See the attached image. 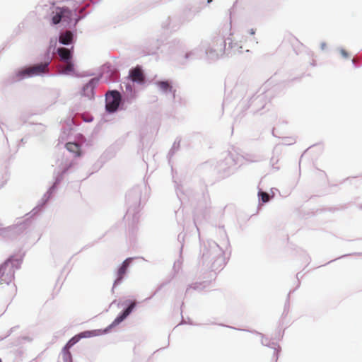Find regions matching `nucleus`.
<instances>
[{"label":"nucleus","mask_w":362,"mask_h":362,"mask_svg":"<svg viewBox=\"0 0 362 362\" xmlns=\"http://www.w3.org/2000/svg\"><path fill=\"white\" fill-rule=\"evenodd\" d=\"M183 305H184V302H182L181 308H180L181 315H182V308ZM185 324L190 325H197V324H194L193 322V321L189 317H187V320L186 321L184 319L183 316H182V320H181V322H180V325H185Z\"/></svg>","instance_id":"c756f323"},{"label":"nucleus","mask_w":362,"mask_h":362,"mask_svg":"<svg viewBox=\"0 0 362 362\" xmlns=\"http://www.w3.org/2000/svg\"><path fill=\"white\" fill-rule=\"evenodd\" d=\"M57 53L61 59L64 62H69L71 58V53L69 49L65 47H59L57 49Z\"/></svg>","instance_id":"a211bd4d"},{"label":"nucleus","mask_w":362,"mask_h":362,"mask_svg":"<svg viewBox=\"0 0 362 362\" xmlns=\"http://www.w3.org/2000/svg\"><path fill=\"white\" fill-rule=\"evenodd\" d=\"M300 161H301V159H299V162H298L299 168L300 167Z\"/></svg>","instance_id":"de8ad7c7"},{"label":"nucleus","mask_w":362,"mask_h":362,"mask_svg":"<svg viewBox=\"0 0 362 362\" xmlns=\"http://www.w3.org/2000/svg\"><path fill=\"white\" fill-rule=\"evenodd\" d=\"M283 323L282 321H280L279 322V327L281 326V324ZM278 330L276 331V334H275V337H274V339L277 340V341H280L283 338V336H284V330H283L281 332V329H280V327H278Z\"/></svg>","instance_id":"2f4dec72"},{"label":"nucleus","mask_w":362,"mask_h":362,"mask_svg":"<svg viewBox=\"0 0 362 362\" xmlns=\"http://www.w3.org/2000/svg\"><path fill=\"white\" fill-rule=\"evenodd\" d=\"M1 226L2 225L0 223V226ZM0 235H1L4 238H6V237H7L6 227H5V228L0 227Z\"/></svg>","instance_id":"72a5a7b5"},{"label":"nucleus","mask_w":362,"mask_h":362,"mask_svg":"<svg viewBox=\"0 0 362 362\" xmlns=\"http://www.w3.org/2000/svg\"><path fill=\"white\" fill-rule=\"evenodd\" d=\"M219 326H221V327H228V328H230V329H236V330H239V331H243V332H250V333H252V334H257V335H259L262 338L261 339V344L263 345V346H267L269 348H271L272 349H274V354H273V357L275 358V362H277L278 361V358L280 356V353L281 351V347L280 346V345L276 342V341H272L270 339H269L267 337H266L264 336V334L257 331V330H255V329H240V328H236L235 327H233V326H230V325H226L225 324H223V323H220V324H218Z\"/></svg>","instance_id":"0eeeda50"},{"label":"nucleus","mask_w":362,"mask_h":362,"mask_svg":"<svg viewBox=\"0 0 362 362\" xmlns=\"http://www.w3.org/2000/svg\"><path fill=\"white\" fill-rule=\"evenodd\" d=\"M168 165L170 166V168H171L173 181L175 183V192H176L177 197L180 199V202H182V196H183L185 194L180 189L182 185L178 183V182L176 180V177H175V175L177 174V171L175 169V168L174 167V165H175L174 160L169 159V160H168Z\"/></svg>","instance_id":"4468645a"},{"label":"nucleus","mask_w":362,"mask_h":362,"mask_svg":"<svg viewBox=\"0 0 362 362\" xmlns=\"http://www.w3.org/2000/svg\"><path fill=\"white\" fill-rule=\"evenodd\" d=\"M141 188L139 185L133 187L126 194V203L128 205L124 216H132V222L137 223L139 218Z\"/></svg>","instance_id":"20e7f679"},{"label":"nucleus","mask_w":362,"mask_h":362,"mask_svg":"<svg viewBox=\"0 0 362 362\" xmlns=\"http://www.w3.org/2000/svg\"><path fill=\"white\" fill-rule=\"evenodd\" d=\"M139 302L135 300L127 299L122 303V310L118 313L114 320L110 324L112 329L119 325H120L122 322H124L126 319L130 316L132 313H133L137 308Z\"/></svg>","instance_id":"423d86ee"},{"label":"nucleus","mask_w":362,"mask_h":362,"mask_svg":"<svg viewBox=\"0 0 362 362\" xmlns=\"http://www.w3.org/2000/svg\"><path fill=\"white\" fill-rule=\"evenodd\" d=\"M76 160H62V162L59 165L58 170H54V182L44 194L37 206L32 209L33 215H39L43 211L49 200L52 199L58 190L59 186L63 180L64 175L69 173L76 165Z\"/></svg>","instance_id":"f03ea898"},{"label":"nucleus","mask_w":362,"mask_h":362,"mask_svg":"<svg viewBox=\"0 0 362 362\" xmlns=\"http://www.w3.org/2000/svg\"><path fill=\"white\" fill-rule=\"evenodd\" d=\"M226 47V42L223 39L220 38L216 40H213L209 48L206 49V54H215L216 57L221 55L224 52Z\"/></svg>","instance_id":"f8f14e48"},{"label":"nucleus","mask_w":362,"mask_h":362,"mask_svg":"<svg viewBox=\"0 0 362 362\" xmlns=\"http://www.w3.org/2000/svg\"><path fill=\"white\" fill-rule=\"evenodd\" d=\"M276 191H277V192H278V191H279V190H278V189H276V188H272V189H271V196H270V199H272L274 197V196H275V192H276Z\"/></svg>","instance_id":"ea45409f"},{"label":"nucleus","mask_w":362,"mask_h":362,"mask_svg":"<svg viewBox=\"0 0 362 362\" xmlns=\"http://www.w3.org/2000/svg\"><path fill=\"white\" fill-rule=\"evenodd\" d=\"M329 185L330 187H332V186H337V185H330V184H329Z\"/></svg>","instance_id":"09e8293b"},{"label":"nucleus","mask_w":362,"mask_h":362,"mask_svg":"<svg viewBox=\"0 0 362 362\" xmlns=\"http://www.w3.org/2000/svg\"><path fill=\"white\" fill-rule=\"evenodd\" d=\"M240 160H216L215 169L220 177L224 178L233 174L243 163Z\"/></svg>","instance_id":"6e6552de"},{"label":"nucleus","mask_w":362,"mask_h":362,"mask_svg":"<svg viewBox=\"0 0 362 362\" xmlns=\"http://www.w3.org/2000/svg\"><path fill=\"white\" fill-rule=\"evenodd\" d=\"M88 247V245L83 246V247H82V249L80 250V252L86 249Z\"/></svg>","instance_id":"37998d69"},{"label":"nucleus","mask_w":362,"mask_h":362,"mask_svg":"<svg viewBox=\"0 0 362 362\" xmlns=\"http://www.w3.org/2000/svg\"><path fill=\"white\" fill-rule=\"evenodd\" d=\"M349 177H346V179L344 180H343V181H341L340 183L341 184V183H343L344 181H346V180H349Z\"/></svg>","instance_id":"a18cd8bd"},{"label":"nucleus","mask_w":362,"mask_h":362,"mask_svg":"<svg viewBox=\"0 0 362 362\" xmlns=\"http://www.w3.org/2000/svg\"><path fill=\"white\" fill-rule=\"evenodd\" d=\"M6 338V337H0V341H2Z\"/></svg>","instance_id":"c03bdc74"},{"label":"nucleus","mask_w":362,"mask_h":362,"mask_svg":"<svg viewBox=\"0 0 362 362\" xmlns=\"http://www.w3.org/2000/svg\"><path fill=\"white\" fill-rule=\"evenodd\" d=\"M257 196H258L259 206L261 204H267L271 200L270 195L267 192L263 191L261 189H259Z\"/></svg>","instance_id":"4be33fe9"},{"label":"nucleus","mask_w":362,"mask_h":362,"mask_svg":"<svg viewBox=\"0 0 362 362\" xmlns=\"http://www.w3.org/2000/svg\"><path fill=\"white\" fill-rule=\"evenodd\" d=\"M248 160L250 161V162H254V161H257V160L251 159V160Z\"/></svg>","instance_id":"49530a36"},{"label":"nucleus","mask_w":362,"mask_h":362,"mask_svg":"<svg viewBox=\"0 0 362 362\" xmlns=\"http://www.w3.org/2000/svg\"><path fill=\"white\" fill-rule=\"evenodd\" d=\"M362 255V253H361V252H354V253L346 254V255H341V256H340L339 257H337V258H335V259H334L332 260L329 261L327 263L325 264L324 265H326V264H329V263H331V262H332L334 261H336L338 259L344 258L345 257H348V256H350V255Z\"/></svg>","instance_id":"473e14b6"},{"label":"nucleus","mask_w":362,"mask_h":362,"mask_svg":"<svg viewBox=\"0 0 362 362\" xmlns=\"http://www.w3.org/2000/svg\"><path fill=\"white\" fill-rule=\"evenodd\" d=\"M204 283H205V281L195 282V283L189 284L187 287V289L185 291V295H187L189 293V291L191 288H192L194 291H202L204 289V288L205 287L204 286H203V284Z\"/></svg>","instance_id":"a878e982"},{"label":"nucleus","mask_w":362,"mask_h":362,"mask_svg":"<svg viewBox=\"0 0 362 362\" xmlns=\"http://www.w3.org/2000/svg\"><path fill=\"white\" fill-rule=\"evenodd\" d=\"M129 78L133 82L138 83H143L145 81V76L139 66H137L130 70Z\"/></svg>","instance_id":"2eb2a0df"},{"label":"nucleus","mask_w":362,"mask_h":362,"mask_svg":"<svg viewBox=\"0 0 362 362\" xmlns=\"http://www.w3.org/2000/svg\"><path fill=\"white\" fill-rule=\"evenodd\" d=\"M319 173H320L319 176L321 178H325V179L327 178V174L325 173V171L319 170Z\"/></svg>","instance_id":"58836bf2"},{"label":"nucleus","mask_w":362,"mask_h":362,"mask_svg":"<svg viewBox=\"0 0 362 362\" xmlns=\"http://www.w3.org/2000/svg\"><path fill=\"white\" fill-rule=\"evenodd\" d=\"M38 215H33L32 210L26 214L23 220L18 221L16 224L6 227L7 238L14 240L23 234L31 225L32 220Z\"/></svg>","instance_id":"39448f33"},{"label":"nucleus","mask_w":362,"mask_h":362,"mask_svg":"<svg viewBox=\"0 0 362 362\" xmlns=\"http://www.w3.org/2000/svg\"><path fill=\"white\" fill-rule=\"evenodd\" d=\"M28 341V342H30L33 341V339L28 336H22V337H19L17 339H16V341L15 342V345L16 346H18V345H21L23 341Z\"/></svg>","instance_id":"7c9ffc66"},{"label":"nucleus","mask_w":362,"mask_h":362,"mask_svg":"<svg viewBox=\"0 0 362 362\" xmlns=\"http://www.w3.org/2000/svg\"><path fill=\"white\" fill-rule=\"evenodd\" d=\"M134 259L135 257H127L118 265L115 272L116 277L113 283L112 292H114L115 288L120 285L125 279Z\"/></svg>","instance_id":"1a4fd4ad"},{"label":"nucleus","mask_w":362,"mask_h":362,"mask_svg":"<svg viewBox=\"0 0 362 362\" xmlns=\"http://www.w3.org/2000/svg\"><path fill=\"white\" fill-rule=\"evenodd\" d=\"M66 64L62 67V74H71L74 73V64L72 62H65Z\"/></svg>","instance_id":"393cba45"},{"label":"nucleus","mask_w":362,"mask_h":362,"mask_svg":"<svg viewBox=\"0 0 362 362\" xmlns=\"http://www.w3.org/2000/svg\"><path fill=\"white\" fill-rule=\"evenodd\" d=\"M142 160L144 162L145 165H146L147 170H148V169L149 163L146 162L145 160Z\"/></svg>","instance_id":"79ce46f5"},{"label":"nucleus","mask_w":362,"mask_h":362,"mask_svg":"<svg viewBox=\"0 0 362 362\" xmlns=\"http://www.w3.org/2000/svg\"><path fill=\"white\" fill-rule=\"evenodd\" d=\"M212 0H208V3H211Z\"/></svg>","instance_id":"5fc2aeb1"},{"label":"nucleus","mask_w":362,"mask_h":362,"mask_svg":"<svg viewBox=\"0 0 362 362\" xmlns=\"http://www.w3.org/2000/svg\"><path fill=\"white\" fill-rule=\"evenodd\" d=\"M49 63V62L41 63L18 71L16 75V80H21L25 77L33 76L35 75H39L42 73H46L48 71L47 66Z\"/></svg>","instance_id":"9d476101"},{"label":"nucleus","mask_w":362,"mask_h":362,"mask_svg":"<svg viewBox=\"0 0 362 362\" xmlns=\"http://www.w3.org/2000/svg\"><path fill=\"white\" fill-rule=\"evenodd\" d=\"M73 40V34L71 31L67 30L64 33H62L59 36V41L63 45H69L71 43Z\"/></svg>","instance_id":"6ab92c4d"},{"label":"nucleus","mask_w":362,"mask_h":362,"mask_svg":"<svg viewBox=\"0 0 362 362\" xmlns=\"http://www.w3.org/2000/svg\"><path fill=\"white\" fill-rule=\"evenodd\" d=\"M62 354L64 362H74L73 356L70 351L62 349Z\"/></svg>","instance_id":"c85d7f7f"},{"label":"nucleus","mask_w":362,"mask_h":362,"mask_svg":"<svg viewBox=\"0 0 362 362\" xmlns=\"http://www.w3.org/2000/svg\"><path fill=\"white\" fill-rule=\"evenodd\" d=\"M19 327V326L16 325V326H14L13 327H11L7 332L6 335L5 337H9L13 332H15L18 328Z\"/></svg>","instance_id":"e433bc0d"},{"label":"nucleus","mask_w":362,"mask_h":362,"mask_svg":"<svg viewBox=\"0 0 362 362\" xmlns=\"http://www.w3.org/2000/svg\"><path fill=\"white\" fill-rule=\"evenodd\" d=\"M104 163H105L103 161V160H97L93 164H92V166L89 169L86 178L98 172L103 166Z\"/></svg>","instance_id":"5701e85b"},{"label":"nucleus","mask_w":362,"mask_h":362,"mask_svg":"<svg viewBox=\"0 0 362 362\" xmlns=\"http://www.w3.org/2000/svg\"><path fill=\"white\" fill-rule=\"evenodd\" d=\"M185 233H180L177 235V240L180 243V244H183L184 245V241H185Z\"/></svg>","instance_id":"f704fd0d"},{"label":"nucleus","mask_w":362,"mask_h":362,"mask_svg":"<svg viewBox=\"0 0 362 362\" xmlns=\"http://www.w3.org/2000/svg\"><path fill=\"white\" fill-rule=\"evenodd\" d=\"M279 160H276L275 162H272L271 163V165H272V169L275 170H278L279 169V166H276V164H277Z\"/></svg>","instance_id":"4c0bfd02"},{"label":"nucleus","mask_w":362,"mask_h":362,"mask_svg":"<svg viewBox=\"0 0 362 362\" xmlns=\"http://www.w3.org/2000/svg\"><path fill=\"white\" fill-rule=\"evenodd\" d=\"M156 85L164 92L172 90V86L170 85L168 81H158Z\"/></svg>","instance_id":"cd10ccee"},{"label":"nucleus","mask_w":362,"mask_h":362,"mask_svg":"<svg viewBox=\"0 0 362 362\" xmlns=\"http://www.w3.org/2000/svg\"><path fill=\"white\" fill-rule=\"evenodd\" d=\"M2 187H3V185H0V189H1Z\"/></svg>","instance_id":"6e6d98bb"},{"label":"nucleus","mask_w":362,"mask_h":362,"mask_svg":"<svg viewBox=\"0 0 362 362\" xmlns=\"http://www.w3.org/2000/svg\"><path fill=\"white\" fill-rule=\"evenodd\" d=\"M182 251H183V244L180 245V252H179V258L175 261L173 267V272L170 274V276H171V279H173L175 276L178 274L180 270L182 269V263H183V257H182Z\"/></svg>","instance_id":"dca6fc26"},{"label":"nucleus","mask_w":362,"mask_h":362,"mask_svg":"<svg viewBox=\"0 0 362 362\" xmlns=\"http://www.w3.org/2000/svg\"><path fill=\"white\" fill-rule=\"evenodd\" d=\"M65 13L70 14V11L68 8H59V11L52 18L53 24H58L61 21L65 20Z\"/></svg>","instance_id":"f3484780"},{"label":"nucleus","mask_w":362,"mask_h":362,"mask_svg":"<svg viewBox=\"0 0 362 362\" xmlns=\"http://www.w3.org/2000/svg\"><path fill=\"white\" fill-rule=\"evenodd\" d=\"M23 255L17 257L15 255L8 257L0 264V284L8 285L15 279L16 270L21 268Z\"/></svg>","instance_id":"7ed1b4c3"},{"label":"nucleus","mask_w":362,"mask_h":362,"mask_svg":"<svg viewBox=\"0 0 362 362\" xmlns=\"http://www.w3.org/2000/svg\"><path fill=\"white\" fill-rule=\"evenodd\" d=\"M303 276V274H301V272H298V273L296 274V279H297V280H298V284H297V286H296V288H295V291H296L298 288H299V286H300V278H302Z\"/></svg>","instance_id":"c9c22d12"},{"label":"nucleus","mask_w":362,"mask_h":362,"mask_svg":"<svg viewBox=\"0 0 362 362\" xmlns=\"http://www.w3.org/2000/svg\"><path fill=\"white\" fill-rule=\"evenodd\" d=\"M173 279H171V276H169V279L161 283L160 285H158L156 290L148 298H146L144 301H148L151 300L154 296L156 295V293L160 291L164 286L168 285Z\"/></svg>","instance_id":"bb28decb"},{"label":"nucleus","mask_w":362,"mask_h":362,"mask_svg":"<svg viewBox=\"0 0 362 362\" xmlns=\"http://www.w3.org/2000/svg\"><path fill=\"white\" fill-rule=\"evenodd\" d=\"M121 101L120 93L117 90H112L106 94V110L109 112L116 111Z\"/></svg>","instance_id":"9b49d317"},{"label":"nucleus","mask_w":362,"mask_h":362,"mask_svg":"<svg viewBox=\"0 0 362 362\" xmlns=\"http://www.w3.org/2000/svg\"><path fill=\"white\" fill-rule=\"evenodd\" d=\"M169 338H170V335L168 336V339H169ZM169 344H170V342L168 341V345H167V346H169Z\"/></svg>","instance_id":"3c124183"},{"label":"nucleus","mask_w":362,"mask_h":362,"mask_svg":"<svg viewBox=\"0 0 362 362\" xmlns=\"http://www.w3.org/2000/svg\"><path fill=\"white\" fill-rule=\"evenodd\" d=\"M294 291H295V289L291 290L287 295L286 300V302H285L284 306V310H283V313H282L281 317V321H283V319L286 317V316L288 315V314L289 313L291 294L292 293H293Z\"/></svg>","instance_id":"412c9836"},{"label":"nucleus","mask_w":362,"mask_h":362,"mask_svg":"<svg viewBox=\"0 0 362 362\" xmlns=\"http://www.w3.org/2000/svg\"><path fill=\"white\" fill-rule=\"evenodd\" d=\"M80 340L81 339H79L78 334H76L67 341L62 349L70 351V349Z\"/></svg>","instance_id":"b1692460"},{"label":"nucleus","mask_w":362,"mask_h":362,"mask_svg":"<svg viewBox=\"0 0 362 362\" xmlns=\"http://www.w3.org/2000/svg\"><path fill=\"white\" fill-rule=\"evenodd\" d=\"M132 362H139L138 360H134Z\"/></svg>","instance_id":"8fccbe9b"},{"label":"nucleus","mask_w":362,"mask_h":362,"mask_svg":"<svg viewBox=\"0 0 362 362\" xmlns=\"http://www.w3.org/2000/svg\"><path fill=\"white\" fill-rule=\"evenodd\" d=\"M71 16V12L70 11V14H68V13H65V20H64V21H68L70 18Z\"/></svg>","instance_id":"a19ab883"},{"label":"nucleus","mask_w":362,"mask_h":362,"mask_svg":"<svg viewBox=\"0 0 362 362\" xmlns=\"http://www.w3.org/2000/svg\"><path fill=\"white\" fill-rule=\"evenodd\" d=\"M225 252L212 240H204L199 237V254L198 264L216 272L226 265Z\"/></svg>","instance_id":"f257e3e1"},{"label":"nucleus","mask_w":362,"mask_h":362,"mask_svg":"<svg viewBox=\"0 0 362 362\" xmlns=\"http://www.w3.org/2000/svg\"><path fill=\"white\" fill-rule=\"evenodd\" d=\"M66 149L73 153V156L78 157L81 156L80 146L76 143H67L66 145Z\"/></svg>","instance_id":"aec40b11"},{"label":"nucleus","mask_w":362,"mask_h":362,"mask_svg":"<svg viewBox=\"0 0 362 362\" xmlns=\"http://www.w3.org/2000/svg\"><path fill=\"white\" fill-rule=\"evenodd\" d=\"M112 330L110 325L104 329H87L78 333L80 339L91 338L108 334Z\"/></svg>","instance_id":"ddd939ff"},{"label":"nucleus","mask_w":362,"mask_h":362,"mask_svg":"<svg viewBox=\"0 0 362 362\" xmlns=\"http://www.w3.org/2000/svg\"><path fill=\"white\" fill-rule=\"evenodd\" d=\"M0 362H2V360H1V358H0Z\"/></svg>","instance_id":"4d7b16f0"},{"label":"nucleus","mask_w":362,"mask_h":362,"mask_svg":"<svg viewBox=\"0 0 362 362\" xmlns=\"http://www.w3.org/2000/svg\"><path fill=\"white\" fill-rule=\"evenodd\" d=\"M228 245L229 244V239L227 238Z\"/></svg>","instance_id":"603ef678"},{"label":"nucleus","mask_w":362,"mask_h":362,"mask_svg":"<svg viewBox=\"0 0 362 362\" xmlns=\"http://www.w3.org/2000/svg\"><path fill=\"white\" fill-rule=\"evenodd\" d=\"M165 347H163V349H165ZM162 349H163V348H160L158 351H159V350H162Z\"/></svg>","instance_id":"864d4df0"}]
</instances>
